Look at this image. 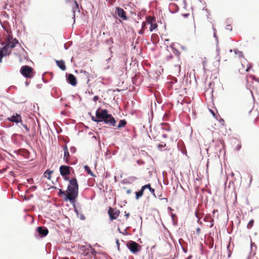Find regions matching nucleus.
<instances>
[{"label":"nucleus","instance_id":"nucleus-1","mask_svg":"<svg viewBox=\"0 0 259 259\" xmlns=\"http://www.w3.org/2000/svg\"><path fill=\"white\" fill-rule=\"evenodd\" d=\"M69 185L68 187V192L66 195V200H74L77 196L78 186L76 178L69 180Z\"/></svg>","mask_w":259,"mask_h":259},{"label":"nucleus","instance_id":"nucleus-2","mask_svg":"<svg viewBox=\"0 0 259 259\" xmlns=\"http://www.w3.org/2000/svg\"><path fill=\"white\" fill-rule=\"evenodd\" d=\"M110 114L108 113L107 109H98L96 112V118L93 117L92 119L97 122L104 121V122Z\"/></svg>","mask_w":259,"mask_h":259},{"label":"nucleus","instance_id":"nucleus-3","mask_svg":"<svg viewBox=\"0 0 259 259\" xmlns=\"http://www.w3.org/2000/svg\"><path fill=\"white\" fill-rule=\"evenodd\" d=\"M127 247L133 253L136 254L141 250V246L133 241H129L126 243Z\"/></svg>","mask_w":259,"mask_h":259},{"label":"nucleus","instance_id":"nucleus-4","mask_svg":"<svg viewBox=\"0 0 259 259\" xmlns=\"http://www.w3.org/2000/svg\"><path fill=\"white\" fill-rule=\"evenodd\" d=\"M20 72L27 78H32L34 73L33 68L28 65L23 66L20 69Z\"/></svg>","mask_w":259,"mask_h":259},{"label":"nucleus","instance_id":"nucleus-5","mask_svg":"<svg viewBox=\"0 0 259 259\" xmlns=\"http://www.w3.org/2000/svg\"><path fill=\"white\" fill-rule=\"evenodd\" d=\"M6 44L8 48L13 49L16 46L19 44L18 40L16 38H13L11 35H8L5 39Z\"/></svg>","mask_w":259,"mask_h":259},{"label":"nucleus","instance_id":"nucleus-6","mask_svg":"<svg viewBox=\"0 0 259 259\" xmlns=\"http://www.w3.org/2000/svg\"><path fill=\"white\" fill-rule=\"evenodd\" d=\"M71 167L67 165H61L60 168V172L62 176L65 177V180H69V178L67 177L70 174V169Z\"/></svg>","mask_w":259,"mask_h":259},{"label":"nucleus","instance_id":"nucleus-7","mask_svg":"<svg viewBox=\"0 0 259 259\" xmlns=\"http://www.w3.org/2000/svg\"><path fill=\"white\" fill-rule=\"evenodd\" d=\"M108 214L111 220H115L118 217L120 211L116 208H112L110 207L108 211Z\"/></svg>","mask_w":259,"mask_h":259},{"label":"nucleus","instance_id":"nucleus-8","mask_svg":"<svg viewBox=\"0 0 259 259\" xmlns=\"http://www.w3.org/2000/svg\"><path fill=\"white\" fill-rule=\"evenodd\" d=\"M146 19L147 23L150 24V31L152 32L157 28V24L156 23V20L154 17L149 16L146 17Z\"/></svg>","mask_w":259,"mask_h":259},{"label":"nucleus","instance_id":"nucleus-9","mask_svg":"<svg viewBox=\"0 0 259 259\" xmlns=\"http://www.w3.org/2000/svg\"><path fill=\"white\" fill-rule=\"evenodd\" d=\"M12 50L10 48L7 47V45L5 46L0 50V63L2 62V58L5 56H9L12 52Z\"/></svg>","mask_w":259,"mask_h":259},{"label":"nucleus","instance_id":"nucleus-10","mask_svg":"<svg viewBox=\"0 0 259 259\" xmlns=\"http://www.w3.org/2000/svg\"><path fill=\"white\" fill-rule=\"evenodd\" d=\"M115 13L117 14L118 16L123 20H126L127 19L126 13L123 9L120 7H116Z\"/></svg>","mask_w":259,"mask_h":259},{"label":"nucleus","instance_id":"nucleus-11","mask_svg":"<svg viewBox=\"0 0 259 259\" xmlns=\"http://www.w3.org/2000/svg\"><path fill=\"white\" fill-rule=\"evenodd\" d=\"M251 67V65L247 61H244L238 69L240 72L243 73L244 71H248Z\"/></svg>","mask_w":259,"mask_h":259},{"label":"nucleus","instance_id":"nucleus-12","mask_svg":"<svg viewBox=\"0 0 259 259\" xmlns=\"http://www.w3.org/2000/svg\"><path fill=\"white\" fill-rule=\"evenodd\" d=\"M8 120L9 121H10L11 122H15L16 123H21V124L22 122L21 116L20 114H18L17 113H16L15 115H12L10 117H9L8 118Z\"/></svg>","mask_w":259,"mask_h":259},{"label":"nucleus","instance_id":"nucleus-13","mask_svg":"<svg viewBox=\"0 0 259 259\" xmlns=\"http://www.w3.org/2000/svg\"><path fill=\"white\" fill-rule=\"evenodd\" d=\"M105 123L110 126H115L116 120L113 116L111 114H110V115L108 116V117L107 118V119H106Z\"/></svg>","mask_w":259,"mask_h":259},{"label":"nucleus","instance_id":"nucleus-14","mask_svg":"<svg viewBox=\"0 0 259 259\" xmlns=\"http://www.w3.org/2000/svg\"><path fill=\"white\" fill-rule=\"evenodd\" d=\"M37 231L42 237L47 236L49 233L48 229L43 227H37Z\"/></svg>","mask_w":259,"mask_h":259},{"label":"nucleus","instance_id":"nucleus-15","mask_svg":"<svg viewBox=\"0 0 259 259\" xmlns=\"http://www.w3.org/2000/svg\"><path fill=\"white\" fill-rule=\"evenodd\" d=\"M68 81L73 86H75L77 84L76 78L75 76L72 74L68 75Z\"/></svg>","mask_w":259,"mask_h":259},{"label":"nucleus","instance_id":"nucleus-16","mask_svg":"<svg viewBox=\"0 0 259 259\" xmlns=\"http://www.w3.org/2000/svg\"><path fill=\"white\" fill-rule=\"evenodd\" d=\"M64 150V160L66 163H69V153L66 146H65L63 148Z\"/></svg>","mask_w":259,"mask_h":259},{"label":"nucleus","instance_id":"nucleus-17","mask_svg":"<svg viewBox=\"0 0 259 259\" xmlns=\"http://www.w3.org/2000/svg\"><path fill=\"white\" fill-rule=\"evenodd\" d=\"M56 63L57 66L62 70H65L66 69V65L65 64V62L63 60H56Z\"/></svg>","mask_w":259,"mask_h":259},{"label":"nucleus","instance_id":"nucleus-18","mask_svg":"<svg viewBox=\"0 0 259 259\" xmlns=\"http://www.w3.org/2000/svg\"><path fill=\"white\" fill-rule=\"evenodd\" d=\"M147 20H146V21L145 22H143L142 24V28L141 30H140L138 32V33L141 34V35H142L144 33V31L145 30L147 29V27H146V25H147Z\"/></svg>","mask_w":259,"mask_h":259},{"label":"nucleus","instance_id":"nucleus-19","mask_svg":"<svg viewBox=\"0 0 259 259\" xmlns=\"http://www.w3.org/2000/svg\"><path fill=\"white\" fill-rule=\"evenodd\" d=\"M127 124V122L124 119L120 120L119 122L118 125L117 126V128H121L124 127Z\"/></svg>","mask_w":259,"mask_h":259},{"label":"nucleus","instance_id":"nucleus-20","mask_svg":"<svg viewBox=\"0 0 259 259\" xmlns=\"http://www.w3.org/2000/svg\"><path fill=\"white\" fill-rule=\"evenodd\" d=\"M53 172V171L48 169L44 173V177L50 180L51 179V175Z\"/></svg>","mask_w":259,"mask_h":259},{"label":"nucleus","instance_id":"nucleus-21","mask_svg":"<svg viewBox=\"0 0 259 259\" xmlns=\"http://www.w3.org/2000/svg\"><path fill=\"white\" fill-rule=\"evenodd\" d=\"M144 190L141 188V190L136 192V199H139L143 195Z\"/></svg>","mask_w":259,"mask_h":259},{"label":"nucleus","instance_id":"nucleus-22","mask_svg":"<svg viewBox=\"0 0 259 259\" xmlns=\"http://www.w3.org/2000/svg\"><path fill=\"white\" fill-rule=\"evenodd\" d=\"M84 168V169L88 172V174L90 175L92 177H95V176L94 175V174L92 172V171H91V170L90 168L89 167V166H88L87 165H85Z\"/></svg>","mask_w":259,"mask_h":259},{"label":"nucleus","instance_id":"nucleus-23","mask_svg":"<svg viewBox=\"0 0 259 259\" xmlns=\"http://www.w3.org/2000/svg\"><path fill=\"white\" fill-rule=\"evenodd\" d=\"M81 73L83 74V75L87 78V82H88L90 81V73L85 71H82Z\"/></svg>","mask_w":259,"mask_h":259},{"label":"nucleus","instance_id":"nucleus-24","mask_svg":"<svg viewBox=\"0 0 259 259\" xmlns=\"http://www.w3.org/2000/svg\"><path fill=\"white\" fill-rule=\"evenodd\" d=\"M249 113L250 115H251V114L253 115V116H254L253 122L256 121V119H257V115H256V111H255L250 110L249 111Z\"/></svg>","mask_w":259,"mask_h":259},{"label":"nucleus","instance_id":"nucleus-25","mask_svg":"<svg viewBox=\"0 0 259 259\" xmlns=\"http://www.w3.org/2000/svg\"><path fill=\"white\" fill-rule=\"evenodd\" d=\"M254 224V221L253 220H251L249 222V223L247 224V227L248 229H250L252 228V227L253 226Z\"/></svg>","mask_w":259,"mask_h":259},{"label":"nucleus","instance_id":"nucleus-26","mask_svg":"<svg viewBox=\"0 0 259 259\" xmlns=\"http://www.w3.org/2000/svg\"><path fill=\"white\" fill-rule=\"evenodd\" d=\"M166 146V144L165 143H161V144H159L158 145H157V147L159 149V150H162V148H165Z\"/></svg>","mask_w":259,"mask_h":259},{"label":"nucleus","instance_id":"nucleus-27","mask_svg":"<svg viewBox=\"0 0 259 259\" xmlns=\"http://www.w3.org/2000/svg\"><path fill=\"white\" fill-rule=\"evenodd\" d=\"M151 185L150 184H147V185H145L143 186L142 187V188L144 190V191L146 189H149L150 188H151Z\"/></svg>","mask_w":259,"mask_h":259},{"label":"nucleus","instance_id":"nucleus-28","mask_svg":"<svg viewBox=\"0 0 259 259\" xmlns=\"http://www.w3.org/2000/svg\"><path fill=\"white\" fill-rule=\"evenodd\" d=\"M175 69L178 71V72L179 73L181 71V67L180 65H176L175 66Z\"/></svg>","mask_w":259,"mask_h":259},{"label":"nucleus","instance_id":"nucleus-29","mask_svg":"<svg viewBox=\"0 0 259 259\" xmlns=\"http://www.w3.org/2000/svg\"><path fill=\"white\" fill-rule=\"evenodd\" d=\"M21 125L25 128V130L27 132H29V128L26 125L23 124L22 122V123L21 124Z\"/></svg>","mask_w":259,"mask_h":259},{"label":"nucleus","instance_id":"nucleus-30","mask_svg":"<svg viewBox=\"0 0 259 259\" xmlns=\"http://www.w3.org/2000/svg\"><path fill=\"white\" fill-rule=\"evenodd\" d=\"M61 194L65 195L66 196L67 195L64 191H62L61 189H60L58 194L60 195Z\"/></svg>","mask_w":259,"mask_h":259},{"label":"nucleus","instance_id":"nucleus-31","mask_svg":"<svg viewBox=\"0 0 259 259\" xmlns=\"http://www.w3.org/2000/svg\"><path fill=\"white\" fill-rule=\"evenodd\" d=\"M99 99V97L98 96H96L93 98V100L96 102Z\"/></svg>","mask_w":259,"mask_h":259},{"label":"nucleus","instance_id":"nucleus-32","mask_svg":"<svg viewBox=\"0 0 259 259\" xmlns=\"http://www.w3.org/2000/svg\"><path fill=\"white\" fill-rule=\"evenodd\" d=\"M149 190V191L151 192V193L152 194L154 195L155 190H154V189L153 188L151 187Z\"/></svg>","mask_w":259,"mask_h":259},{"label":"nucleus","instance_id":"nucleus-33","mask_svg":"<svg viewBox=\"0 0 259 259\" xmlns=\"http://www.w3.org/2000/svg\"><path fill=\"white\" fill-rule=\"evenodd\" d=\"M137 163L139 164H144V162L143 161H141V160H138L137 161Z\"/></svg>","mask_w":259,"mask_h":259},{"label":"nucleus","instance_id":"nucleus-34","mask_svg":"<svg viewBox=\"0 0 259 259\" xmlns=\"http://www.w3.org/2000/svg\"><path fill=\"white\" fill-rule=\"evenodd\" d=\"M116 243L117 244V246L118 247V249H119V240L118 239H116Z\"/></svg>","mask_w":259,"mask_h":259},{"label":"nucleus","instance_id":"nucleus-35","mask_svg":"<svg viewBox=\"0 0 259 259\" xmlns=\"http://www.w3.org/2000/svg\"><path fill=\"white\" fill-rule=\"evenodd\" d=\"M211 221H212V223H211L210 225V227L211 228L213 227V220L211 219H210Z\"/></svg>","mask_w":259,"mask_h":259},{"label":"nucleus","instance_id":"nucleus-36","mask_svg":"<svg viewBox=\"0 0 259 259\" xmlns=\"http://www.w3.org/2000/svg\"><path fill=\"white\" fill-rule=\"evenodd\" d=\"M183 16L184 17H187L189 16V14H183Z\"/></svg>","mask_w":259,"mask_h":259},{"label":"nucleus","instance_id":"nucleus-37","mask_svg":"<svg viewBox=\"0 0 259 259\" xmlns=\"http://www.w3.org/2000/svg\"><path fill=\"white\" fill-rule=\"evenodd\" d=\"M200 231V228H197L196 229V233H197V234H199Z\"/></svg>","mask_w":259,"mask_h":259},{"label":"nucleus","instance_id":"nucleus-38","mask_svg":"<svg viewBox=\"0 0 259 259\" xmlns=\"http://www.w3.org/2000/svg\"><path fill=\"white\" fill-rule=\"evenodd\" d=\"M241 148V145H238L237 147V150H239Z\"/></svg>","mask_w":259,"mask_h":259},{"label":"nucleus","instance_id":"nucleus-39","mask_svg":"<svg viewBox=\"0 0 259 259\" xmlns=\"http://www.w3.org/2000/svg\"><path fill=\"white\" fill-rule=\"evenodd\" d=\"M126 193H127V194H130V193H131V190H127L126 191Z\"/></svg>","mask_w":259,"mask_h":259},{"label":"nucleus","instance_id":"nucleus-40","mask_svg":"<svg viewBox=\"0 0 259 259\" xmlns=\"http://www.w3.org/2000/svg\"><path fill=\"white\" fill-rule=\"evenodd\" d=\"M129 215H130V214H129L128 213H127L125 214V217H126V218H128V217H129Z\"/></svg>","mask_w":259,"mask_h":259},{"label":"nucleus","instance_id":"nucleus-41","mask_svg":"<svg viewBox=\"0 0 259 259\" xmlns=\"http://www.w3.org/2000/svg\"><path fill=\"white\" fill-rule=\"evenodd\" d=\"M211 112L212 114L213 115V116H215L214 113L212 110H211Z\"/></svg>","mask_w":259,"mask_h":259},{"label":"nucleus","instance_id":"nucleus-42","mask_svg":"<svg viewBox=\"0 0 259 259\" xmlns=\"http://www.w3.org/2000/svg\"><path fill=\"white\" fill-rule=\"evenodd\" d=\"M162 136L165 138H167V136L166 135H165V134H163Z\"/></svg>","mask_w":259,"mask_h":259},{"label":"nucleus","instance_id":"nucleus-43","mask_svg":"<svg viewBox=\"0 0 259 259\" xmlns=\"http://www.w3.org/2000/svg\"><path fill=\"white\" fill-rule=\"evenodd\" d=\"M246 79H247V82H248V79H249V78H248V77H247Z\"/></svg>","mask_w":259,"mask_h":259},{"label":"nucleus","instance_id":"nucleus-44","mask_svg":"<svg viewBox=\"0 0 259 259\" xmlns=\"http://www.w3.org/2000/svg\"><path fill=\"white\" fill-rule=\"evenodd\" d=\"M75 5H76V6L77 7H78V5H77V4L75 2Z\"/></svg>","mask_w":259,"mask_h":259},{"label":"nucleus","instance_id":"nucleus-45","mask_svg":"<svg viewBox=\"0 0 259 259\" xmlns=\"http://www.w3.org/2000/svg\"><path fill=\"white\" fill-rule=\"evenodd\" d=\"M169 58H172V55H170V56H169Z\"/></svg>","mask_w":259,"mask_h":259},{"label":"nucleus","instance_id":"nucleus-46","mask_svg":"<svg viewBox=\"0 0 259 259\" xmlns=\"http://www.w3.org/2000/svg\"><path fill=\"white\" fill-rule=\"evenodd\" d=\"M64 259H68V258H64Z\"/></svg>","mask_w":259,"mask_h":259}]
</instances>
